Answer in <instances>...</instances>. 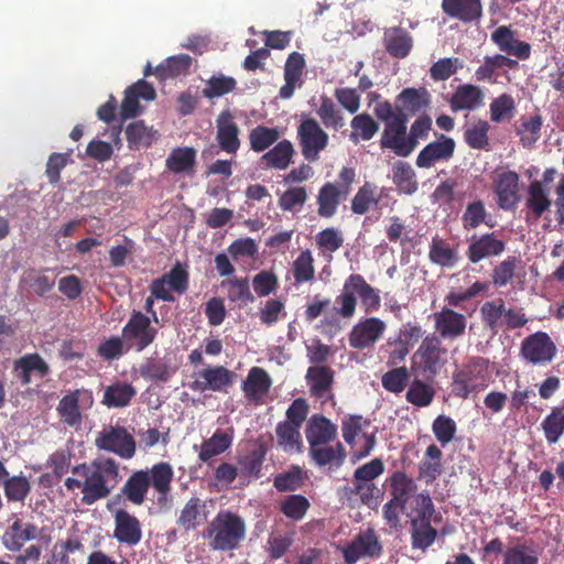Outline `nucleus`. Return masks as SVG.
<instances>
[{
  "instance_id": "obj_1",
  "label": "nucleus",
  "mask_w": 564,
  "mask_h": 564,
  "mask_svg": "<svg viewBox=\"0 0 564 564\" xmlns=\"http://www.w3.org/2000/svg\"><path fill=\"white\" fill-rule=\"evenodd\" d=\"M73 475L65 480L68 490L80 489L84 505H93L107 498L119 480L118 464L106 457H98L89 464H79L73 468Z\"/></svg>"
},
{
  "instance_id": "obj_2",
  "label": "nucleus",
  "mask_w": 564,
  "mask_h": 564,
  "mask_svg": "<svg viewBox=\"0 0 564 564\" xmlns=\"http://www.w3.org/2000/svg\"><path fill=\"white\" fill-rule=\"evenodd\" d=\"M247 527L245 520L231 512L220 511L207 524L203 538L214 551H231L239 546L246 538Z\"/></svg>"
},
{
  "instance_id": "obj_3",
  "label": "nucleus",
  "mask_w": 564,
  "mask_h": 564,
  "mask_svg": "<svg viewBox=\"0 0 564 564\" xmlns=\"http://www.w3.org/2000/svg\"><path fill=\"white\" fill-rule=\"evenodd\" d=\"M434 505L429 494H419L411 501L406 517L411 523V543L413 549L426 551L435 541L437 531L431 525Z\"/></svg>"
},
{
  "instance_id": "obj_4",
  "label": "nucleus",
  "mask_w": 564,
  "mask_h": 564,
  "mask_svg": "<svg viewBox=\"0 0 564 564\" xmlns=\"http://www.w3.org/2000/svg\"><path fill=\"white\" fill-rule=\"evenodd\" d=\"M479 313L486 327L494 333L502 327L508 329L521 328L529 321L521 307L508 306L502 299L485 302Z\"/></svg>"
},
{
  "instance_id": "obj_5",
  "label": "nucleus",
  "mask_w": 564,
  "mask_h": 564,
  "mask_svg": "<svg viewBox=\"0 0 564 564\" xmlns=\"http://www.w3.org/2000/svg\"><path fill=\"white\" fill-rule=\"evenodd\" d=\"M488 386V364L482 358L471 359L462 370L454 375L453 392L467 399Z\"/></svg>"
},
{
  "instance_id": "obj_6",
  "label": "nucleus",
  "mask_w": 564,
  "mask_h": 564,
  "mask_svg": "<svg viewBox=\"0 0 564 564\" xmlns=\"http://www.w3.org/2000/svg\"><path fill=\"white\" fill-rule=\"evenodd\" d=\"M158 335V329L151 325V318L139 311H133L128 323L122 328V337L128 348L142 351L150 346Z\"/></svg>"
},
{
  "instance_id": "obj_7",
  "label": "nucleus",
  "mask_w": 564,
  "mask_h": 564,
  "mask_svg": "<svg viewBox=\"0 0 564 564\" xmlns=\"http://www.w3.org/2000/svg\"><path fill=\"white\" fill-rule=\"evenodd\" d=\"M297 139L302 155L310 162L318 160L319 153L328 145V134L312 118L305 119L300 123L297 127Z\"/></svg>"
},
{
  "instance_id": "obj_8",
  "label": "nucleus",
  "mask_w": 564,
  "mask_h": 564,
  "mask_svg": "<svg viewBox=\"0 0 564 564\" xmlns=\"http://www.w3.org/2000/svg\"><path fill=\"white\" fill-rule=\"evenodd\" d=\"M387 323L379 317L360 318L348 334V343L351 348L364 350L371 349L383 337Z\"/></svg>"
},
{
  "instance_id": "obj_9",
  "label": "nucleus",
  "mask_w": 564,
  "mask_h": 564,
  "mask_svg": "<svg viewBox=\"0 0 564 564\" xmlns=\"http://www.w3.org/2000/svg\"><path fill=\"white\" fill-rule=\"evenodd\" d=\"M99 449L115 453L122 458L129 459L135 453L133 436L122 426L109 425L100 431L95 440Z\"/></svg>"
},
{
  "instance_id": "obj_10",
  "label": "nucleus",
  "mask_w": 564,
  "mask_h": 564,
  "mask_svg": "<svg viewBox=\"0 0 564 564\" xmlns=\"http://www.w3.org/2000/svg\"><path fill=\"white\" fill-rule=\"evenodd\" d=\"M556 350L554 341L546 333L536 332L523 339L520 354L533 366H545L554 359Z\"/></svg>"
},
{
  "instance_id": "obj_11",
  "label": "nucleus",
  "mask_w": 564,
  "mask_h": 564,
  "mask_svg": "<svg viewBox=\"0 0 564 564\" xmlns=\"http://www.w3.org/2000/svg\"><path fill=\"white\" fill-rule=\"evenodd\" d=\"M234 373L223 366L206 367L193 373L189 388L196 392L225 391L232 384Z\"/></svg>"
},
{
  "instance_id": "obj_12",
  "label": "nucleus",
  "mask_w": 564,
  "mask_h": 564,
  "mask_svg": "<svg viewBox=\"0 0 564 564\" xmlns=\"http://www.w3.org/2000/svg\"><path fill=\"white\" fill-rule=\"evenodd\" d=\"M454 139L440 134L433 142L426 144L416 156V165L420 169H430L438 162L449 161L455 152Z\"/></svg>"
},
{
  "instance_id": "obj_13",
  "label": "nucleus",
  "mask_w": 564,
  "mask_h": 564,
  "mask_svg": "<svg viewBox=\"0 0 564 564\" xmlns=\"http://www.w3.org/2000/svg\"><path fill=\"white\" fill-rule=\"evenodd\" d=\"M380 145L382 149L392 150L398 156L406 158L411 154L405 116L384 124Z\"/></svg>"
},
{
  "instance_id": "obj_14",
  "label": "nucleus",
  "mask_w": 564,
  "mask_h": 564,
  "mask_svg": "<svg viewBox=\"0 0 564 564\" xmlns=\"http://www.w3.org/2000/svg\"><path fill=\"white\" fill-rule=\"evenodd\" d=\"M341 552L346 564H355L361 557L380 554L381 545L376 532L368 529L356 535L346 547L341 549Z\"/></svg>"
},
{
  "instance_id": "obj_15",
  "label": "nucleus",
  "mask_w": 564,
  "mask_h": 564,
  "mask_svg": "<svg viewBox=\"0 0 564 564\" xmlns=\"http://www.w3.org/2000/svg\"><path fill=\"white\" fill-rule=\"evenodd\" d=\"M433 319L435 330L445 339H456L466 330V316L449 307H443L434 313Z\"/></svg>"
},
{
  "instance_id": "obj_16",
  "label": "nucleus",
  "mask_w": 564,
  "mask_h": 564,
  "mask_svg": "<svg viewBox=\"0 0 564 564\" xmlns=\"http://www.w3.org/2000/svg\"><path fill=\"white\" fill-rule=\"evenodd\" d=\"M113 538L123 544L135 545L141 541L142 529L140 521L124 509H118L113 513Z\"/></svg>"
},
{
  "instance_id": "obj_17",
  "label": "nucleus",
  "mask_w": 564,
  "mask_h": 564,
  "mask_svg": "<svg viewBox=\"0 0 564 564\" xmlns=\"http://www.w3.org/2000/svg\"><path fill=\"white\" fill-rule=\"evenodd\" d=\"M144 471L149 479V486H152L158 494V503L162 506L169 503L174 477L172 466L169 463L161 462Z\"/></svg>"
},
{
  "instance_id": "obj_18",
  "label": "nucleus",
  "mask_w": 564,
  "mask_h": 564,
  "mask_svg": "<svg viewBox=\"0 0 564 564\" xmlns=\"http://www.w3.org/2000/svg\"><path fill=\"white\" fill-rule=\"evenodd\" d=\"M305 379L312 395L319 399L323 403L333 399L332 388L334 383V371L329 367H310Z\"/></svg>"
},
{
  "instance_id": "obj_19",
  "label": "nucleus",
  "mask_w": 564,
  "mask_h": 564,
  "mask_svg": "<svg viewBox=\"0 0 564 564\" xmlns=\"http://www.w3.org/2000/svg\"><path fill=\"white\" fill-rule=\"evenodd\" d=\"M216 128L219 148L229 154H236L240 148L239 128L230 111L224 110L218 115Z\"/></svg>"
},
{
  "instance_id": "obj_20",
  "label": "nucleus",
  "mask_w": 564,
  "mask_h": 564,
  "mask_svg": "<svg viewBox=\"0 0 564 564\" xmlns=\"http://www.w3.org/2000/svg\"><path fill=\"white\" fill-rule=\"evenodd\" d=\"M491 41L499 47L500 51L508 55L516 56L520 59H528L531 54V46L529 43L516 39L514 32L510 26H498L491 33Z\"/></svg>"
},
{
  "instance_id": "obj_21",
  "label": "nucleus",
  "mask_w": 564,
  "mask_h": 564,
  "mask_svg": "<svg viewBox=\"0 0 564 564\" xmlns=\"http://www.w3.org/2000/svg\"><path fill=\"white\" fill-rule=\"evenodd\" d=\"M310 447L326 445L337 436V426L323 415H313L305 430Z\"/></svg>"
},
{
  "instance_id": "obj_22",
  "label": "nucleus",
  "mask_w": 564,
  "mask_h": 564,
  "mask_svg": "<svg viewBox=\"0 0 564 564\" xmlns=\"http://www.w3.org/2000/svg\"><path fill=\"white\" fill-rule=\"evenodd\" d=\"M505 242L492 234L474 236L467 250V257L473 263H477L487 257H496L503 252Z\"/></svg>"
},
{
  "instance_id": "obj_23",
  "label": "nucleus",
  "mask_w": 564,
  "mask_h": 564,
  "mask_svg": "<svg viewBox=\"0 0 564 564\" xmlns=\"http://www.w3.org/2000/svg\"><path fill=\"white\" fill-rule=\"evenodd\" d=\"M442 9L448 17L463 22L477 21L482 15L480 0H443Z\"/></svg>"
},
{
  "instance_id": "obj_24",
  "label": "nucleus",
  "mask_w": 564,
  "mask_h": 564,
  "mask_svg": "<svg viewBox=\"0 0 564 564\" xmlns=\"http://www.w3.org/2000/svg\"><path fill=\"white\" fill-rule=\"evenodd\" d=\"M348 193V188L340 189L333 183H326L321 187L317 195L318 215L324 218L333 217L337 212L339 203L346 199Z\"/></svg>"
},
{
  "instance_id": "obj_25",
  "label": "nucleus",
  "mask_w": 564,
  "mask_h": 564,
  "mask_svg": "<svg viewBox=\"0 0 564 564\" xmlns=\"http://www.w3.org/2000/svg\"><path fill=\"white\" fill-rule=\"evenodd\" d=\"M484 98L485 95L480 87L464 84L457 87L449 100V105L453 111L473 110L482 106Z\"/></svg>"
},
{
  "instance_id": "obj_26",
  "label": "nucleus",
  "mask_w": 564,
  "mask_h": 564,
  "mask_svg": "<svg viewBox=\"0 0 564 564\" xmlns=\"http://www.w3.org/2000/svg\"><path fill=\"white\" fill-rule=\"evenodd\" d=\"M206 502L198 497H192L180 511L177 524L184 530H194L207 520Z\"/></svg>"
},
{
  "instance_id": "obj_27",
  "label": "nucleus",
  "mask_w": 564,
  "mask_h": 564,
  "mask_svg": "<svg viewBox=\"0 0 564 564\" xmlns=\"http://www.w3.org/2000/svg\"><path fill=\"white\" fill-rule=\"evenodd\" d=\"M308 453L313 462L319 467L338 468L346 458V451L341 443L310 447Z\"/></svg>"
},
{
  "instance_id": "obj_28",
  "label": "nucleus",
  "mask_w": 564,
  "mask_h": 564,
  "mask_svg": "<svg viewBox=\"0 0 564 564\" xmlns=\"http://www.w3.org/2000/svg\"><path fill=\"white\" fill-rule=\"evenodd\" d=\"M383 41L387 52L397 58L406 57L413 46L412 36L408 31L401 28H390L386 30Z\"/></svg>"
},
{
  "instance_id": "obj_29",
  "label": "nucleus",
  "mask_w": 564,
  "mask_h": 564,
  "mask_svg": "<svg viewBox=\"0 0 564 564\" xmlns=\"http://www.w3.org/2000/svg\"><path fill=\"white\" fill-rule=\"evenodd\" d=\"M295 154L291 141L284 139L278 142L271 150L265 152L260 161L268 169L285 170L290 166L292 158Z\"/></svg>"
},
{
  "instance_id": "obj_30",
  "label": "nucleus",
  "mask_w": 564,
  "mask_h": 564,
  "mask_svg": "<svg viewBox=\"0 0 564 564\" xmlns=\"http://www.w3.org/2000/svg\"><path fill=\"white\" fill-rule=\"evenodd\" d=\"M519 176L514 172H503L499 175L496 184L499 206L509 209L516 205L518 196Z\"/></svg>"
},
{
  "instance_id": "obj_31",
  "label": "nucleus",
  "mask_w": 564,
  "mask_h": 564,
  "mask_svg": "<svg viewBox=\"0 0 564 564\" xmlns=\"http://www.w3.org/2000/svg\"><path fill=\"white\" fill-rule=\"evenodd\" d=\"M149 488V479L145 471L138 470L127 479L121 488V494L134 506H141L145 501Z\"/></svg>"
},
{
  "instance_id": "obj_32",
  "label": "nucleus",
  "mask_w": 564,
  "mask_h": 564,
  "mask_svg": "<svg viewBox=\"0 0 564 564\" xmlns=\"http://www.w3.org/2000/svg\"><path fill=\"white\" fill-rule=\"evenodd\" d=\"M36 538V528L33 524H22L15 520L2 536V543L9 551H19L23 544Z\"/></svg>"
},
{
  "instance_id": "obj_33",
  "label": "nucleus",
  "mask_w": 564,
  "mask_h": 564,
  "mask_svg": "<svg viewBox=\"0 0 564 564\" xmlns=\"http://www.w3.org/2000/svg\"><path fill=\"white\" fill-rule=\"evenodd\" d=\"M234 430H217L212 437L206 440L199 451V459L204 463L228 449L232 443Z\"/></svg>"
},
{
  "instance_id": "obj_34",
  "label": "nucleus",
  "mask_w": 564,
  "mask_h": 564,
  "mask_svg": "<svg viewBox=\"0 0 564 564\" xmlns=\"http://www.w3.org/2000/svg\"><path fill=\"white\" fill-rule=\"evenodd\" d=\"M349 285L357 294L366 313L376 312L380 307L381 299L379 292L366 282L360 274L349 275Z\"/></svg>"
},
{
  "instance_id": "obj_35",
  "label": "nucleus",
  "mask_w": 564,
  "mask_h": 564,
  "mask_svg": "<svg viewBox=\"0 0 564 564\" xmlns=\"http://www.w3.org/2000/svg\"><path fill=\"white\" fill-rule=\"evenodd\" d=\"M196 162V151L193 148H175L165 161L166 169L175 174H191Z\"/></svg>"
},
{
  "instance_id": "obj_36",
  "label": "nucleus",
  "mask_w": 564,
  "mask_h": 564,
  "mask_svg": "<svg viewBox=\"0 0 564 564\" xmlns=\"http://www.w3.org/2000/svg\"><path fill=\"white\" fill-rule=\"evenodd\" d=\"M299 426L290 422H280L275 427L276 443L285 453H300L303 448L302 436Z\"/></svg>"
},
{
  "instance_id": "obj_37",
  "label": "nucleus",
  "mask_w": 564,
  "mask_h": 564,
  "mask_svg": "<svg viewBox=\"0 0 564 564\" xmlns=\"http://www.w3.org/2000/svg\"><path fill=\"white\" fill-rule=\"evenodd\" d=\"M391 496L394 501L401 503V510L405 509L411 497H415V481L403 471H395L390 477Z\"/></svg>"
},
{
  "instance_id": "obj_38",
  "label": "nucleus",
  "mask_w": 564,
  "mask_h": 564,
  "mask_svg": "<svg viewBox=\"0 0 564 564\" xmlns=\"http://www.w3.org/2000/svg\"><path fill=\"white\" fill-rule=\"evenodd\" d=\"M137 394L135 388L128 382H116L104 390L102 403L108 408H124Z\"/></svg>"
},
{
  "instance_id": "obj_39",
  "label": "nucleus",
  "mask_w": 564,
  "mask_h": 564,
  "mask_svg": "<svg viewBox=\"0 0 564 564\" xmlns=\"http://www.w3.org/2000/svg\"><path fill=\"white\" fill-rule=\"evenodd\" d=\"M419 358L421 367L425 371H435L441 357V341L435 336H427L421 343L415 352Z\"/></svg>"
},
{
  "instance_id": "obj_40",
  "label": "nucleus",
  "mask_w": 564,
  "mask_h": 564,
  "mask_svg": "<svg viewBox=\"0 0 564 564\" xmlns=\"http://www.w3.org/2000/svg\"><path fill=\"white\" fill-rule=\"evenodd\" d=\"M83 394L85 393L80 390H75L63 397L57 405L61 420L68 426H75L82 423L79 399Z\"/></svg>"
},
{
  "instance_id": "obj_41",
  "label": "nucleus",
  "mask_w": 564,
  "mask_h": 564,
  "mask_svg": "<svg viewBox=\"0 0 564 564\" xmlns=\"http://www.w3.org/2000/svg\"><path fill=\"white\" fill-rule=\"evenodd\" d=\"M271 386V379L265 370L253 367L242 384V389L248 398L257 399L264 395Z\"/></svg>"
},
{
  "instance_id": "obj_42",
  "label": "nucleus",
  "mask_w": 564,
  "mask_h": 564,
  "mask_svg": "<svg viewBox=\"0 0 564 564\" xmlns=\"http://www.w3.org/2000/svg\"><path fill=\"white\" fill-rule=\"evenodd\" d=\"M351 132L349 139L356 144L359 140L368 141L379 130V124L368 113L355 116L350 121Z\"/></svg>"
},
{
  "instance_id": "obj_43",
  "label": "nucleus",
  "mask_w": 564,
  "mask_h": 564,
  "mask_svg": "<svg viewBox=\"0 0 564 564\" xmlns=\"http://www.w3.org/2000/svg\"><path fill=\"white\" fill-rule=\"evenodd\" d=\"M392 180L404 194L411 195L417 191L415 172L408 162L398 161L392 166Z\"/></svg>"
},
{
  "instance_id": "obj_44",
  "label": "nucleus",
  "mask_w": 564,
  "mask_h": 564,
  "mask_svg": "<svg viewBox=\"0 0 564 564\" xmlns=\"http://www.w3.org/2000/svg\"><path fill=\"white\" fill-rule=\"evenodd\" d=\"M130 148L150 147L158 139V131L143 121H134L126 128Z\"/></svg>"
},
{
  "instance_id": "obj_45",
  "label": "nucleus",
  "mask_w": 564,
  "mask_h": 564,
  "mask_svg": "<svg viewBox=\"0 0 564 564\" xmlns=\"http://www.w3.org/2000/svg\"><path fill=\"white\" fill-rule=\"evenodd\" d=\"M279 128L257 126L249 132L250 148L254 152H263L274 144L281 137Z\"/></svg>"
},
{
  "instance_id": "obj_46",
  "label": "nucleus",
  "mask_w": 564,
  "mask_h": 564,
  "mask_svg": "<svg viewBox=\"0 0 564 564\" xmlns=\"http://www.w3.org/2000/svg\"><path fill=\"white\" fill-rule=\"evenodd\" d=\"M502 564H539V554L533 546L518 543L503 552Z\"/></svg>"
},
{
  "instance_id": "obj_47",
  "label": "nucleus",
  "mask_w": 564,
  "mask_h": 564,
  "mask_svg": "<svg viewBox=\"0 0 564 564\" xmlns=\"http://www.w3.org/2000/svg\"><path fill=\"white\" fill-rule=\"evenodd\" d=\"M398 99L402 102V111L415 113L430 104V94L425 88H405Z\"/></svg>"
},
{
  "instance_id": "obj_48",
  "label": "nucleus",
  "mask_w": 564,
  "mask_h": 564,
  "mask_svg": "<svg viewBox=\"0 0 564 564\" xmlns=\"http://www.w3.org/2000/svg\"><path fill=\"white\" fill-rule=\"evenodd\" d=\"M295 284L312 282L315 278L314 258L311 250L302 251L292 263Z\"/></svg>"
},
{
  "instance_id": "obj_49",
  "label": "nucleus",
  "mask_w": 564,
  "mask_h": 564,
  "mask_svg": "<svg viewBox=\"0 0 564 564\" xmlns=\"http://www.w3.org/2000/svg\"><path fill=\"white\" fill-rule=\"evenodd\" d=\"M15 370H20V378L23 384H28L31 381V373L37 372L41 376H45L48 371L46 362L35 354L26 355L15 361Z\"/></svg>"
},
{
  "instance_id": "obj_50",
  "label": "nucleus",
  "mask_w": 564,
  "mask_h": 564,
  "mask_svg": "<svg viewBox=\"0 0 564 564\" xmlns=\"http://www.w3.org/2000/svg\"><path fill=\"white\" fill-rule=\"evenodd\" d=\"M434 395L435 389L432 386L422 380L415 379L410 383L405 393V399L409 403L415 406L425 408L432 403Z\"/></svg>"
},
{
  "instance_id": "obj_51",
  "label": "nucleus",
  "mask_w": 564,
  "mask_h": 564,
  "mask_svg": "<svg viewBox=\"0 0 564 564\" xmlns=\"http://www.w3.org/2000/svg\"><path fill=\"white\" fill-rule=\"evenodd\" d=\"M316 113L323 124L333 130H339L345 126V118L334 101L328 97L321 98V105Z\"/></svg>"
},
{
  "instance_id": "obj_52",
  "label": "nucleus",
  "mask_w": 564,
  "mask_h": 564,
  "mask_svg": "<svg viewBox=\"0 0 564 564\" xmlns=\"http://www.w3.org/2000/svg\"><path fill=\"white\" fill-rule=\"evenodd\" d=\"M142 378L152 381H167L175 372L164 359H148L139 369Z\"/></svg>"
},
{
  "instance_id": "obj_53",
  "label": "nucleus",
  "mask_w": 564,
  "mask_h": 564,
  "mask_svg": "<svg viewBox=\"0 0 564 564\" xmlns=\"http://www.w3.org/2000/svg\"><path fill=\"white\" fill-rule=\"evenodd\" d=\"M379 202L377 194V186L371 183H365L356 193L351 200V210L355 214L364 215L372 206H376Z\"/></svg>"
},
{
  "instance_id": "obj_54",
  "label": "nucleus",
  "mask_w": 564,
  "mask_h": 564,
  "mask_svg": "<svg viewBox=\"0 0 564 564\" xmlns=\"http://www.w3.org/2000/svg\"><path fill=\"white\" fill-rule=\"evenodd\" d=\"M191 64L192 58L189 55L181 54L176 56H171L166 58L164 63L160 64L155 68V74L160 79L176 77L181 74L186 73Z\"/></svg>"
},
{
  "instance_id": "obj_55",
  "label": "nucleus",
  "mask_w": 564,
  "mask_h": 564,
  "mask_svg": "<svg viewBox=\"0 0 564 564\" xmlns=\"http://www.w3.org/2000/svg\"><path fill=\"white\" fill-rule=\"evenodd\" d=\"M369 422L360 415H350L345 417L341 423V433L345 442L351 447H356L357 437L360 436L364 440V433L366 427L369 426Z\"/></svg>"
},
{
  "instance_id": "obj_56",
  "label": "nucleus",
  "mask_w": 564,
  "mask_h": 564,
  "mask_svg": "<svg viewBox=\"0 0 564 564\" xmlns=\"http://www.w3.org/2000/svg\"><path fill=\"white\" fill-rule=\"evenodd\" d=\"M527 205L535 217H540L551 205L547 191L541 182L534 181L530 184Z\"/></svg>"
},
{
  "instance_id": "obj_57",
  "label": "nucleus",
  "mask_w": 564,
  "mask_h": 564,
  "mask_svg": "<svg viewBox=\"0 0 564 564\" xmlns=\"http://www.w3.org/2000/svg\"><path fill=\"white\" fill-rule=\"evenodd\" d=\"M541 127L542 118L539 115L521 118L520 124L517 128L521 143L524 147H530L535 143L540 138Z\"/></svg>"
},
{
  "instance_id": "obj_58",
  "label": "nucleus",
  "mask_w": 564,
  "mask_h": 564,
  "mask_svg": "<svg viewBox=\"0 0 564 564\" xmlns=\"http://www.w3.org/2000/svg\"><path fill=\"white\" fill-rule=\"evenodd\" d=\"M221 288L226 289L228 299L231 302H237L240 305H246L253 301V296L249 289L247 279H234L221 282Z\"/></svg>"
},
{
  "instance_id": "obj_59",
  "label": "nucleus",
  "mask_w": 564,
  "mask_h": 564,
  "mask_svg": "<svg viewBox=\"0 0 564 564\" xmlns=\"http://www.w3.org/2000/svg\"><path fill=\"white\" fill-rule=\"evenodd\" d=\"M542 429L546 441L550 444H555L564 433V414L558 409H553L552 412L543 420Z\"/></svg>"
},
{
  "instance_id": "obj_60",
  "label": "nucleus",
  "mask_w": 564,
  "mask_h": 564,
  "mask_svg": "<svg viewBox=\"0 0 564 564\" xmlns=\"http://www.w3.org/2000/svg\"><path fill=\"white\" fill-rule=\"evenodd\" d=\"M3 489L9 501L23 502L31 490V486L24 476H12L4 480Z\"/></svg>"
},
{
  "instance_id": "obj_61",
  "label": "nucleus",
  "mask_w": 564,
  "mask_h": 564,
  "mask_svg": "<svg viewBox=\"0 0 564 564\" xmlns=\"http://www.w3.org/2000/svg\"><path fill=\"white\" fill-rule=\"evenodd\" d=\"M430 259L442 267L452 268L457 262L456 252L443 240L434 238L430 248Z\"/></svg>"
},
{
  "instance_id": "obj_62",
  "label": "nucleus",
  "mask_w": 564,
  "mask_h": 564,
  "mask_svg": "<svg viewBox=\"0 0 564 564\" xmlns=\"http://www.w3.org/2000/svg\"><path fill=\"white\" fill-rule=\"evenodd\" d=\"M489 123L478 120L466 127L465 141L473 149H485L488 145Z\"/></svg>"
},
{
  "instance_id": "obj_63",
  "label": "nucleus",
  "mask_w": 564,
  "mask_h": 564,
  "mask_svg": "<svg viewBox=\"0 0 564 564\" xmlns=\"http://www.w3.org/2000/svg\"><path fill=\"white\" fill-rule=\"evenodd\" d=\"M514 100L508 94H502L490 102V119L494 122H501L511 119L514 112Z\"/></svg>"
},
{
  "instance_id": "obj_64",
  "label": "nucleus",
  "mask_w": 564,
  "mask_h": 564,
  "mask_svg": "<svg viewBox=\"0 0 564 564\" xmlns=\"http://www.w3.org/2000/svg\"><path fill=\"white\" fill-rule=\"evenodd\" d=\"M310 507L308 500L301 495H292L280 503L281 511L285 517L299 521L301 520Z\"/></svg>"
}]
</instances>
